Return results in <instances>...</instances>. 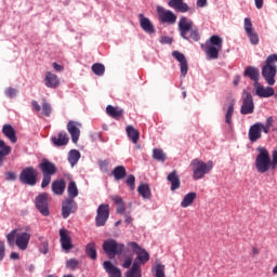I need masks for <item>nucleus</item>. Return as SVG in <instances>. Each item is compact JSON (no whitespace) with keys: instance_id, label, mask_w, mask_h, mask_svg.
Wrapping results in <instances>:
<instances>
[{"instance_id":"obj_3","label":"nucleus","mask_w":277,"mask_h":277,"mask_svg":"<svg viewBox=\"0 0 277 277\" xmlns=\"http://www.w3.org/2000/svg\"><path fill=\"white\" fill-rule=\"evenodd\" d=\"M277 54H271L265 61V65L262 67V77H264L266 83L274 85L276 83L277 74Z\"/></svg>"},{"instance_id":"obj_13","label":"nucleus","mask_w":277,"mask_h":277,"mask_svg":"<svg viewBox=\"0 0 277 277\" xmlns=\"http://www.w3.org/2000/svg\"><path fill=\"white\" fill-rule=\"evenodd\" d=\"M36 207L44 217L49 216V194L42 193L36 197Z\"/></svg>"},{"instance_id":"obj_17","label":"nucleus","mask_w":277,"mask_h":277,"mask_svg":"<svg viewBox=\"0 0 277 277\" xmlns=\"http://www.w3.org/2000/svg\"><path fill=\"white\" fill-rule=\"evenodd\" d=\"M172 57H174L176 61L180 62L181 75H182V77H186L187 72L189 70V67L187 65V58H185V54H183L179 51H173L172 52Z\"/></svg>"},{"instance_id":"obj_51","label":"nucleus","mask_w":277,"mask_h":277,"mask_svg":"<svg viewBox=\"0 0 277 277\" xmlns=\"http://www.w3.org/2000/svg\"><path fill=\"white\" fill-rule=\"evenodd\" d=\"M5 94L9 98H14V96H16V89L14 88H8L5 90Z\"/></svg>"},{"instance_id":"obj_41","label":"nucleus","mask_w":277,"mask_h":277,"mask_svg":"<svg viewBox=\"0 0 277 277\" xmlns=\"http://www.w3.org/2000/svg\"><path fill=\"white\" fill-rule=\"evenodd\" d=\"M91 68L94 75H96L97 77H103L105 75V65L101 63L93 64Z\"/></svg>"},{"instance_id":"obj_11","label":"nucleus","mask_w":277,"mask_h":277,"mask_svg":"<svg viewBox=\"0 0 277 277\" xmlns=\"http://www.w3.org/2000/svg\"><path fill=\"white\" fill-rule=\"evenodd\" d=\"M156 11L160 23H167L168 25L176 23V14L174 12L166 10L163 6H157Z\"/></svg>"},{"instance_id":"obj_40","label":"nucleus","mask_w":277,"mask_h":277,"mask_svg":"<svg viewBox=\"0 0 277 277\" xmlns=\"http://www.w3.org/2000/svg\"><path fill=\"white\" fill-rule=\"evenodd\" d=\"M113 202H115V205H117V213H124V201L122 200V197L120 196H114L113 197Z\"/></svg>"},{"instance_id":"obj_57","label":"nucleus","mask_w":277,"mask_h":277,"mask_svg":"<svg viewBox=\"0 0 277 277\" xmlns=\"http://www.w3.org/2000/svg\"><path fill=\"white\" fill-rule=\"evenodd\" d=\"M207 5V0H197V8H205Z\"/></svg>"},{"instance_id":"obj_25","label":"nucleus","mask_w":277,"mask_h":277,"mask_svg":"<svg viewBox=\"0 0 277 277\" xmlns=\"http://www.w3.org/2000/svg\"><path fill=\"white\" fill-rule=\"evenodd\" d=\"M167 181L171 183V192H176L181 187V177H179V173L176 170H173L168 174Z\"/></svg>"},{"instance_id":"obj_4","label":"nucleus","mask_w":277,"mask_h":277,"mask_svg":"<svg viewBox=\"0 0 277 277\" xmlns=\"http://www.w3.org/2000/svg\"><path fill=\"white\" fill-rule=\"evenodd\" d=\"M31 239V234L29 233H18V229H13L6 235V240L9 246H17L19 250H26L29 246V240Z\"/></svg>"},{"instance_id":"obj_58","label":"nucleus","mask_w":277,"mask_h":277,"mask_svg":"<svg viewBox=\"0 0 277 277\" xmlns=\"http://www.w3.org/2000/svg\"><path fill=\"white\" fill-rule=\"evenodd\" d=\"M255 2V8L258 10H261L263 8V0H254Z\"/></svg>"},{"instance_id":"obj_56","label":"nucleus","mask_w":277,"mask_h":277,"mask_svg":"<svg viewBox=\"0 0 277 277\" xmlns=\"http://www.w3.org/2000/svg\"><path fill=\"white\" fill-rule=\"evenodd\" d=\"M133 263V261L131 259H127L122 265V267H124V269H129V267H131V264Z\"/></svg>"},{"instance_id":"obj_27","label":"nucleus","mask_w":277,"mask_h":277,"mask_svg":"<svg viewBox=\"0 0 277 277\" xmlns=\"http://www.w3.org/2000/svg\"><path fill=\"white\" fill-rule=\"evenodd\" d=\"M51 140L54 146H66V144H68L70 138L68 137V134L66 133V131H61L57 134V136H52Z\"/></svg>"},{"instance_id":"obj_9","label":"nucleus","mask_w":277,"mask_h":277,"mask_svg":"<svg viewBox=\"0 0 277 277\" xmlns=\"http://www.w3.org/2000/svg\"><path fill=\"white\" fill-rule=\"evenodd\" d=\"M19 182L22 185H29L35 187L38 183V169L34 167H26L19 173Z\"/></svg>"},{"instance_id":"obj_12","label":"nucleus","mask_w":277,"mask_h":277,"mask_svg":"<svg viewBox=\"0 0 277 277\" xmlns=\"http://www.w3.org/2000/svg\"><path fill=\"white\" fill-rule=\"evenodd\" d=\"M240 114L242 116L254 114V97H252V93L246 92L245 95L242 96V105L240 107Z\"/></svg>"},{"instance_id":"obj_19","label":"nucleus","mask_w":277,"mask_h":277,"mask_svg":"<svg viewBox=\"0 0 277 277\" xmlns=\"http://www.w3.org/2000/svg\"><path fill=\"white\" fill-rule=\"evenodd\" d=\"M256 96L260 98H269V96H274V88L272 87H263L261 84L254 85Z\"/></svg>"},{"instance_id":"obj_2","label":"nucleus","mask_w":277,"mask_h":277,"mask_svg":"<svg viewBox=\"0 0 277 277\" xmlns=\"http://www.w3.org/2000/svg\"><path fill=\"white\" fill-rule=\"evenodd\" d=\"M179 31L180 36L184 40H193L194 42H198L200 40V32L198 28H194V22L183 16L179 22Z\"/></svg>"},{"instance_id":"obj_55","label":"nucleus","mask_w":277,"mask_h":277,"mask_svg":"<svg viewBox=\"0 0 277 277\" xmlns=\"http://www.w3.org/2000/svg\"><path fill=\"white\" fill-rule=\"evenodd\" d=\"M31 106L34 107V109L38 113L42 109V107L40 106V104H38V101L34 100L31 102Z\"/></svg>"},{"instance_id":"obj_46","label":"nucleus","mask_w":277,"mask_h":277,"mask_svg":"<svg viewBox=\"0 0 277 277\" xmlns=\"http://www.w3.org/2000/svg\"><path fill=\"white\" fill-rule=\"evenodd\" d=\"M155 277H166V266L158 264L156 265V276Z\"/></svg>"},{"instance_id":"obj_50","label":"nucleus","mask_w":277,"mask_h":277,"mask_svg":"<svg viewBox=\"0 0 277 277\" xmlns=\"http://www.w3.org/2000/svg\"><path fill=\"white\" fill-rule=\"evenodd\" d=\"M98 166H100V170H102L103 172H107V168L109 166V161H107V160H100Z\"/></svg>"},{"instance_id":"obj_5","label":"nucleus","mask_w":277,"mask_h":277,"mask_svg":"<svg viewBox=\"0 0 277 277\" xmlns=\"http://www.w3.org/2000/svg\"><path fill=\"white\" fill-rule=\"evenodd\" d=\"M224 44V39L217 35H213L209 38L205 45V53L209 60H217L220 57V51Z\"/></svg>"},{"instance_id":"obj_32","label":"nucleus","mask_w":277,"mask_h":277,"mask_svg":"<svg viewBox=\"0 0 277 277\" xmlns=\"http://www.w3.org/2000/svg\"><path fill=\"white\" fill-rule=\"evenodd\" d=\"M12 153V147L10 145H5V141L0 140V168L3 166V161H5V157Z\"/></svg>"},{"instance_id":"obj_31","label":"nucleus","mask_w":277,"mask_h":277,"mask_svg":"<svg viewBox=\"0 0 277 277\" xmlns=\"http://www.w3.org/2000/svg\"><path fill=\"white\" fill-rule=\"evenodd\" d=\"M44 83L47 88H57V85H60V78H57V75L48 71L45 74Z\"/></svg>"},{"instance_id":"obj_6","label":"nucleus","mask_w":277,"mask_h":277,"mask_svg":"<svg viewBox=\"0 0 277 277\" xmlns=\"http://www.w3.org/2000/svg\"><path fill=\"white\" fill-rule=\"evenodd\" d=\"M39 170L43 175L41 187L44 189L51 185V176H53V174H57V167L48 159H42V161L39 163Z\"/></svg>"},{"instance_id":"obj_49","label":"nucleus","mask_w":277,"mask_h":277,"mask_svg":"<svg viewBox=\"0 0 277 277\" xmlns=\"http://www.w3.org/2000/svg\"><path fill=\"white\" fill-rule=\"evenodd\" d=\"M189 11V5H187V3L183 2L180 3V6H177L176 9V12H182V13H185V12H188Z\"/></svg>"},{"instance_id":"obj_39","label":"nucleus","mask_w":277,"mask_h":277,"mask_svg":"<svg viewBox=\"0 0 277 277\" xmlns=\"http://www.w3.org/2000/svg\"><path fill=\"white\" fill-rule=\"evenodd\" d=\"M85 254L89 256V259H92V261H96V243L89 242L85 246Z\"/></svg>"},{"instance_id":"obj_36","label":"nucleus","mask_w":277,"mask_h":277,"mask_svg":"<svg viewBox=\"0 0 277 277\" xmlns=\"http://www.w3.org/2000/svg\"><path fill=\"white\" fill-rule=\"evenodd\" d=\"M113 176L116 181H122L127 176V169L124 166H118L113 170Z\"/></svg>"},{"instance_id":"obj_7","label":"nucleus","mask_w":277,"mask_h":277,"mask_svg":"<svg viewBox=\"0 0 277 277\" xmlns=\"http://www.w3.org/2000/svg\"><path fill=\"white\" fill-rule=\"evenodd\" d=\"M193 166V179L195 181H200V179H205V174H209L213 170V161L205 162L200 159H194L190 162Z\"/></svg>"},{"instance_id":"obj_54","label":"nucleus","mask_w":277,"mask_h":277,"mask_svg":"<svg viewBox=\"0 0 277 277\" xmlns=\"http://www.w3.org/2000/svg\"><path fill=\"white\" fill-rule=\"evenodd\" d=\"M277 166V148L273 151L272 169L274 170Z\"/></svg>"},{"instance_id":"obj_16","label":"nucleus","mask_w":277,"mask_h":277,"mask_svg":"<svg viewBox=\"0 0 277 277\" xmlns=\"http://www.w3.org/2000/svg\"><path fill=\"white\" fill-rule=\"evenodd\" d=\"M245 31L253 45L259 44V34L254 31V28L252 27V21L250 19V17L245 18Z\"/></svg>"},{"instance_id":"obj_23","label":"nucleus","mask_w":277,"mask_h":277,"mask_svg":"<svg viewBox=\"0 0 277 277\" xmlns=\"http://www.w3.org/2000/svg\"><path fill=\"white\" fill-rule=\"evenodd\" d=\"M140 25L143 31L146 34H155V26H153V23L148 17H145L144 14H140Z\"/></svg>"},{"instance_id":"obj_63","label":"nucleus","mask_w":277,"mask_h":277,"mask_svg":"<svg viewBox=\"0 0 277 277\" xmlns=\"http://www.w3.org/2000/svg\"><path fill=\"white\" fill-rule=\"evenodd\" d=\"M131 222H133V219H131V216H126V223L131 224Z\"/></svg>"},{"instance_id":"obj_10","label":"nucleus","mask_w":277,"mask_h":277,"mask_svg":"<svg viewBox=\"0 0 277 277\" xmlns=\"http://www.w3.org/2000/svg\"><path fill=\"white\" fill-rule=\"evenodd\" d=\"M103 250L107 256H120L124 252V243L116 241V239H107L103 242Z\"/></svg>"},{"instance_id":"obj_1","label":"nucleus","mask_w":277,"mask_h":277,"mask_svg":"<svg viewBox=\"0 0 277 277\" xmlns=\"http://www.w3.org/2000/svg\"><path fill=\"white\" fill-rule=\"evenodd\" d=\"M129 246L137 256L134 260L132 267L127 272L126 277H142V268L140 265L148 263V261H150V255L146 250L142 249L137 242H130Z\"/></svg>"},{"instance_id":"obj_43","label":"nucleus","mask_w":277,"mask_h":277,"mask_svg":"<svg viewBox=\"0 0 277 277\" xmlns=\"http://www.w3.org/2000/svg\"><path fill=\"white\" fill-rule=\"evenodd\" d=\"M51 111H53V108H51V104H49L47 100H43V104H42L43 116H45V118H49L51 116Z\"/></svg>"},{"instance_id":"obj_52","label":"nucleus","mask_w":277,"mask_h":277,"mask_svg":"<svg viewBox=\"0 0 277 277\" xmlns=\"http://www.w3.org/2000/svg\"><path fill=\"white\" fill-rule=\"evenodd\" d=\"M5 256V245L0 241V261H3Z\"/></svg>"},{"instance_id":"obj_64","label":"nucleus","mask_w":277,"mask_h":277,"mask_svg":"<svg viewBox=\"0 0 277 277\" xmlns=\"http://www.w3.org/2000/svg\"><path fill=\"white\" fill-rule=\"evenodd\" d=\"M25 230L26 232H24V233H31V227L30 226H26Z\"/></svg>"},{"instance_id":"obj_60","label":"nucleus","mask_w":277,"mask_h":277,"mask_svg":"<svg viewBox=\"0 0 277 277\" xmlns=\"http://www.w3.org/2000/svg\"><path fill=\"white\" fill-rule=\"evenodd\" d=\"M53 68L54 70H57L58 72L64 70V67H62L60 64L57 63H53Z\"/></svg>"},{"instance_id":"obj_53","label":"nucleus","mask_w":277,"mask_h":277,"mask_svg":"<svg viewBox=\"0 0 277 277\" xmlns=\"http://www.w3.org/2000/svg\"><path fill=\"white\" fill-rule=\"evenodd\" d=\"M6 181H16V173L10 171L5 173Z\"/></svg>"},{"instance_id":"obj_21","label":"nucleus","mask_w":277,"mask_h":277,"mask_svg":"<svg viewBox=\"0 0 277 277\" xmlns=\"http://www.w3.org/2000/svg\"><path fill=\"white\" fill-rule=\"evenodd\" d=\"M60 237H61V246L63 250H72V241L70 240V236H68V230L61 229L60 230Z\"/></svg>"},{"instance_id":"obj_38","label":"nucleus","mask_w":277,"mask_h":277,"mask_svg":"<svg viewBox=\"0 0 277 277\" xmlns=\"http://www.w3.org/2000/svg\"><path fill=\"white\" fill-rule=\"evenodd\" d=\"M79 159H81V153H79V150L77 149H71L68 156V161L71 168H75V166H77V163L79 162Z\"/></svg>"},{"instance_id":"obj_47","label":"nucleus","mask_w":277,"mask_h":277,"mask_svg":"<svg viewBox=\"0 0 277 277\" xmlns=\"http://www.w3.org/2000/svg\"><path fill=\"white\" fill-rule=\"evenodd\" d=\"M127 186L130 187L131 192L135 189V175H129L127 181Z\"/></svg>"},{"instance_id":"obj_42","label":"nucleus","mask_w":277,"mask_h":277,"mask_svg":"<svg viewBox=\"0 0 277 277\" xmlns=\"http://www.w3.org/2000/svg\"><path fill=\"white\" fill-rule=\"evenodd\" d=\"M153 158L156 159V161H166V153H163V149L155 148L153 150Z\"/></svg>"},{"instance_id":"obj_59","label":"nucleus","mask_w":277,"mask_h":277,"mask_svg":"<svg viewBox=\"0 0 277 277\" xmlns=\"http://www.w3.org/2000/svg\"><path fill=\"white\" fill-rule=\"evenodd\" d=\"M10 258L13 260V261H18V259H21V255H18V253L16 252H12Z\"/></svg>"},{"instance_id":"obj_18","label":"nucleus","mask_w":277,"mask_h":277,"mask_svg":"<svg viewBox=\"0 0 277 277\" xmlns=\"http://www.w3.org/2000/svg\"><path fill=\"white\" fill-rule=\"evenodd\" d=\"M263 131V123L256 122L249 129V140L250 142H256L258 140H261Z\"/></svg>"},{"instance_id":"obj_37","label":"nucleus","mask_w":277,"mask_h":277,"mask_svg":"<svg viewBox=\"0 0 277 277\" xmlns=\"http://www.w3.org/2000/svg\"><path fill=\"white\" fill-rule=\"evenodd\" d=\"M194 200H196V193H188L184 196L181 207H183V209H187V207H192V205H194Z\"/></svg>"},{"instance_id":"obj_29","label":"nucleus","mask_w":277,"mask_h":277,"mask_svg":"<svg viewBox=\"0 0 277 277\" xmlns=\"http://www.w3.org/2000/svg\"><path fill=\"white\" fill-rule=\"evenodd\" d=\"M2 133L10 140V142H12V144H16L18 138L16 137V130H14L12 124H4L2 127Z\"/></svg>"},{"instance_id":"obj_24","label":"nucleus","mask_w":277,"mask_h":277,"mask_svg":"<svg viewBox=\"0 0 277 277\" xmlns=\"http://www.w3.org/2000/svg\"><path fill=\"white\" fill-rule=\"evenodd\" d=\"M223 109H226V114H225L226 124H233V115L235 114V100H229L227 104H224Z\"/></svg>"},{"instance_id":"obj_30","label":"nucleus","mask_w":277,"mask_h":277,"mask_svg":"<svg viewBox=\"0 0 277 277\" xmlns=\"http://www.w3.org/2000/svg\"><path fill=\"white\" fill-rule=\"evenodd\" d=\"M103 265L109 277H122V272L120 268L114 266V264H111L109 261H105Z\"/></svg>"},{"instance_id":"obj_61","label":"nucleus","mask_w":277,"mask_h":277,"mask_svg":"<svg viewBox=\"0 0 277 277\" xmlns=\"http://www.w3.org/2000/svg\"><path fill=\"white\" fill-rule=\"evenodd\" d=\"M239 81H241V77L236 76L234 79V85H239Z\"/></svg>"},{"instance_id":"obj_34","label":"nucleus","mask_w":277,"mask_h":277,"mask_svg":"<svg viewBox=\"0 0 277 277\" xmlns=\"http://www.w3.org/2000/svg\"><path fill=\"white\" fill-rule=\"evenodd\" d=\"M137 192L140 196L144 198V200H150V197L153 196V194L150 193V186H148V184H141L137 187Z\"/></svg>"},{"instance_id":"obj_62","label":"nucleus","mask_w":277,"mask_h":277,"mask_svg":"<svg viewBox=\"0 0 277 277\" xmlns=\"http://www.w3.org/2000/svg\"><path fill=\"white\" fill-rule=\"evenodd\" d=\"M252 254H253V256H259V248L253 247L252 248Z\"/></svg>"},{"instance_id":"obj_8","label":"nucleus","mask_w":277,"mask_h":277,"mask_svg":"<svg viewBox=\"0 0 277 277\" xmlns=\"http://www.w3.org/2000/svg\"><path fill=\"white\" fill-rule=\"evenodd\" d=\"M260 154L255 159V168L260 174H265L272 168V159L269 158V151L265 148H259Z\"/></svg>"},{"instance_id":"obj_35","label":"nucleus","mask_w":277,"mask_h":277,"mask_svg":"<svg viewBox=\"0 0 277 277\" xmlns=\"http://www.w3.org/2000/svg\"><path fill=\"white\" fill-rule=\"evenodd\" d=\"M67 194H68L67 199H70V200H75V198H77V196H79V188L77 187L76 182H70L68 184Z\"/></svg>"},{"instance_id":"obj_15","label":"nucleus","mask_w":277,"mask_h":277,"mask_svg":"<svg viewBox=\"0 0 277 277\" xmlns=\"http://www.w3.org/2000/svg\"><path fill=\"white\" fill-rule=\"evenodd\" d=\"M77 209V201H75V199H65L62 202V216L64 220H68V217H70V213H75Z\"/></svg>"},{"instance_id":"obj_44","label":"nucleus","mask_w":277,"mask_h":277,"mask_svg":"<svg viewBox=\"0 0 277 277\" xmlns=\"http://www.w3.org/2000/svg\"><path fill=\"white\" fill-rule=\"evenodd\" d=\"M272 127H274V117H268L265 126L262 123V131L264 133H269V129H272Z\"/></svg>"},{"instance_id":"obj_26","label":"nucleus","mask_w":277,"mask_h":277,"mask_svg":"<svg viewBox=\"0 0 277 277\" xmlns=\"http://www.w3.org/2000/svg\"><path fill=\"white\" fill-rule=\"evenodd\" d=\"M52 192L56 196H62L66 192V181L64 179L52 182Z\"/></svg>"},{"instance_id":"obj_20","label":"nucleus","mask_w":277,"mask_h":277,"mask_svg":"<svg viewBox=\"0 0 277 277\" xmlns=\"http://www.w3.org/2000/svg\"><path fill=\"white\" fill-rule=\"evenodd\" d=\"M67 131L71 135L72 143L77 144L79 142V136L81 135V130L77 128V122L69 121L67 123Z\"/></svg>"},{"instance_id":"obj_22","label":"nucleus","mask_w":277,"mask_h":277,"mask_svg":"<svg viewBox=\"0 0 277 277\" xmlns=\"http://www.w3.org/2000/svg\"><path fill=\"white\" fill-rule=\"evenodd\" d=\"M243 77H249L251 81H254V85H259V77H261V74L259 72V68L248 66L243 71Z\"/></svg>"},{"instance_id":"obj_14","label":"nucleus","mask_w":277,"mask_h":277,"mask_svg":"<svg viewBox=\"0 0 277 277\" xmlns=\"http://www.w3.org/2000/svg\"><path fill=\"white\" fill-rule=\"evenodd\" d=\"M109 220V205H101L97 208V214L95 216L96 226H105Z\"/></svg>"},{"instance_id":"obj_28","label":"nucleus","mask_w":277,"mask_h":277,"mask_svg":"<svg viewBox=\"0 0 277 277\" xmlns=\"http://www.w3.org/2000/svg\"><path fill=\"white\" fill-rule=\"evenodd\" d=\"M106 114L110 117L114 118L115 120H120L124 116V109L119 108V107H114L113 105H108L106 107Z\"/></svg>"},{"instance_id":"obj_45","label":"nucleus","mask_w":277,"mask_h":277,"mask_svg":"<svg viewBox=\"0 0 277 277\" xmlns=\"http://www.w3.org/2000/svg\"><path fill=\"white\" fill-rule=\"evenodd\" d=\"M66 267L68 269H71L72 272H75V269H77V267H79V260L77 259H70L66 262Z\"/></svg>"},{"instance_id":"obj_48","label":"nucleus","mask_w":277,"mask_h":277,"mask_svg":"<svg viewBox=\"0 0 277 277\" xmlns=\"http://www.w3.org/2000/svg\"><path fill=\"white\" fill-rule=\"evenodd\" d=\"M183 0H170L168 5L169 8H172L173 10H177L181 5Z\"/></svg>"},{"instance_id":"obj_33","label":"nucleus","mask_w":277,"mask_h":277,"mask_svg":"<svg viewBox=\"0 0 277 277\" xmlns=\"http://www.w3.org/2000/svg\"><path fill=\"white\" fill-rule=\"evenodd\" d=\"M126 133L134 144L140 142V130H136L133 126H128L126 128Z\"/></svg>"}]
</instances>
